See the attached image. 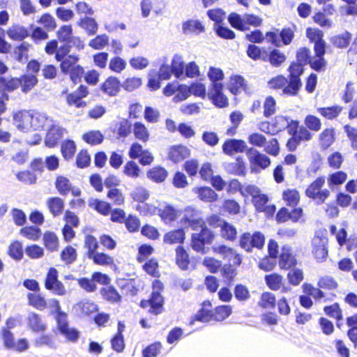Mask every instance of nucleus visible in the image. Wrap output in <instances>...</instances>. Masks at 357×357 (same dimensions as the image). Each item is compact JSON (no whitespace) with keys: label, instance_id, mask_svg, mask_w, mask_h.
I'll return each instance as SVG.
<instances>
[{"label":"nucleus","instance_id":"obj_1","mask_svg":"<svg viewBox=\"0 0 357 357\" xmlns=\"http://www.w3.org/2000/svg\"><path fill=\"white\" fill-rule=\"evenodd\" d=\"M325 182V176H319L307 186L305 191V196L315 201L318 205L324 204L331 194L328 189H323Z\"/></svg>","mask_w":357,"mask_h":357},{"label":"nucleus","instance_id":"obj_2","mask_svg":"<svg viewBox=\"0 0 357 357\" xmlns=\"http://www.w3.org/2000/svg\"><path fill=\"white\" fill-rule=\"evenodd\" d=\"M215 238L213 231L204 226L202 230L195 232L191 236V246L197 252L205 254L206 252L205 245H211Z\"/></svg>","mask_w":357,"mask_h":357},{"label":"nucleus","instance_id":"obj_3","mask_svg":"<svg viewBox=\"0 0 357 357\" xmlns=\"http://www.w3.org/2000/svg\"><path fill=\"white\" fill-rule=\"evenodd\" d=\"M246 155L250 162V168L252 173L259 174L271 165V159L253 147L248 148L246 150Z\"/></svg>","mask_w":357,"mask_h":357},{"label":"nucleus","instance_id":"obj_4","mask_svg":"<svg viewBox=\"0 0 357 357\" xmlns=\"http://www.w3.org/2000/svg\"><path fill=\"white\" fill-rule=\"evenodd\" d=\"M248 195L252 196V203L259 212L266 211L267 213H273L275 207L274 206H266L268 197L266 195L261 193L260 189L255 185H247L245 189Z\"/></svg>","mask_w":357,"mask_h":357},{"label":"nucleus","instance_id":"obj_5","mask_svg":"<svg viewBox=\"0 0 357 357\" xmlns=\"http://www.w3.org/2000/svg\"><path fill=\"white\" fill-rule=\"evenodd\" d=\"M45 287L47 289L52 291L59 296L64 295L66 291L63 283L58 280V271L55 268L49 269L45 278Z\"/></svg>","mask_w":357,"mask_h":357},{"label":"nucleus","instance_id":"obj_6","mask_svg":"<svg viewBox=\"0 0 357 357\" xmlns=\"http://www.w3.org/2000/svg\"><path fill=\"white\" fill-rule=\"evenodd\" d=\"M222 91V84H211L207 94L208 99L219 108H224L228 105V99Z\"/></svg>","mask_w":357,"mask_h":357},{"label":"nucleus","instance_id":"obj_7","mask_svg":"<svg viewBox=\"0 0 357 357\" xmlns=\"http://www.w3.org/2000/svg\"><path fill=\"white\" fill-rule=\"evenodd\" d=\"M222 152L227 155H232L235 153L246 152L247 144L243 139H228L225 141L222 146Z\"/></svg>","mask_w":357,"mask_h":357},{"label":"nucleus","instance_id":"obj_8","mask_svg":"<svg viewBox=\"0 0 357 357\" xmlns=\"http://www.w3.org/2000/svg\"><path fill=\"white\" fill-rule=\"evenodd\" d=\"M14 121L17 128L23 132H28L32 128V113L30 111H22L15 114Z\"/></svg>","mask_w":357,"mask_h":357},{"label":"nucleus","instance_id":"obj_9","mask_svg":"<svg viewBox=\"0 0 357 357\" xmlns=\"http://www.w3.org/2000/svg\"><path fill=\"white\" fill-rule=\"evenodd\" d=\"M328 238L326 237L316 236L312 240L313 252L317 261H324L328 255L326 245Z\"/></svg>","mask_w":357,"mask_h":357},{"label":"nucleus","instance_id":"obj_10","mask_svg":"<svg viewBox=\"0 0 357 357\" xmlns=\"http://www.w3.org/2000/svg\"><path fill=\"white\" fill-rule=\"evenodd\" d=\"M49 309V313L52 315L56 320V325L59 323H63L68 319V314L61 310V307L59 301L57 299L52 298L47 301V306Z\"/></svg>","mask_w":357,"mask_h":357},{"label":"nucleus","instance_id":"obj_11","mask_svg":"<svg viewBox=\"0 0 357 357\" xmlns=\"http://www.w3.org/2000/svg\"><path fill=\"white\" fill-rule=\"evenodd\" d=\"M65 129L58 125L52 124L49 128L45 143L48 147H54L63 137Z\"/></svg>","mask_w":357,"mask_h":357},{"label":"nucleus","instance_id":"obj_12","mask_svg":"<svg viewBox=\"0 0 357 357\" xmlns=\"http://www.w3.org/2000/svg\"><path fill=\"white\" fill-rule=\"evenodd\" d=\"M297 264V260L291 253L289 246H283L279 259V266L282 269H291Z\"/></svg>","mask_w":357,"mask_h":357},{"label":"nucleus","instance_id":"obj_13","mask_svg":"<svg viewBox=\"0 0 357 357\" xmlns=\"http://www.w3.org/2000/svg\"><path fill=\"white\" fill-rule=\"evenodd\" d=\"M190 155V150L185 146L176 145L169 149L168 158L174 163L179 162Z\"/></svg>","mask_w":357,"mask_h":357},{"label":"nucleus","instance_id":"obj_14","mask_svg":"<svg viewBox=\"0 0 357 357\" xmlns=\"http://www.w3.org/2000/svg\"><path fill=\"white\" fill-rule=\"evenodd\" d=\"M57 328L59 333L70 342H75L79 337V332L76 328L69 327L68 319L63 323H59Z\"/></svg>","mask_w":357,"mask_h":357},{"label":"nucleus","instance_id":"obj_15","mask_svg":"<svg viewBox=\"0 0 357 357\" xmlns=\"http://www.w3.org/2000/svg\"><path fill=\"white\" fill-rule=\"evenodd\" d=\"M226 171L237 176H245L246 167L242 156L238 155L234 162L226 163L225 165Z\"/></svg>","mask_w":357,"mask_h":357},{"label":"nucleus","instance_id":"obj_16","mask_svg":"<svg viewBox=\"0 0 357 357\" xmlns=\"http://www.w3.org/2000/svg\"><path fill=\"white\" fill-rule=\"evenodd\" d=\"M121 84L115 77H109L101 86V90L110 96H115L120 91Z\"/></svg>","mask_w":357,"mask_h":357},{"label":"nucleus","instance_id":"obj_17","mask_svg":"<svg viewBox=\"0 0 357 357\" xmlns=\"http://www.w3.org/2000/svg\"><path fill=\"white\" fill-rule=\"evenodd\" d=\"M184 34L195 33L198 35L205 31L204 26L198 20H188L182 24Z\"/></svg>","mask_w":357,"mask_h":357},{"label":"nucleus","instance_id":"obj_18","mask_svg":"<svg viewBox=\"0 0 357 357\" xmlns=\"http://www.w3.org/2000/svg\"><path fill=\"white\" fill-rule=\"evenodd\" d=\"M163 304L164 299L161 294L158 291H153L149 300L150 312L156 315L160 314Z\"/></svg>","mask_w":357,"mask_h":357},{"label":"nucleus","instance_id":"obj_19","mask_svg":"<svg viewBox=\"0 0 357 357\" xmlns=\"http://www.w3.org/2000/svg\"><path fill=\"white\" fill-rule=\"evenodd\" d=\"M287 57L284 53L278 49H273L269 53L266 52L263 61H268L274 67H279L285 61Z\"/></svg>","mask_w":357,"mask_h":357},{"label":"nucleus","instance_id":"obj_20","mask_svg":"<svg viewBox=\"0 0 357 357\" xmlns=\"http://www.w3.org/2000/svg\"><path fill=\"white\" fill-rule=\"evenodd\" d=\"M27 324L33 331L36 333L43 332L47 328L40 316L35 312H30L29 314Z\"/></svg>","mask_w":357,"mask_h":357},{"label":"nucleus","instance_id":"obj_21","mask_svg":"<svg viewBox=\"0 0 357 357\" xmlns=\"http://www.w3.org/2000/svg\"><path fill=\"white\" fill-rule=\"evenodd\" d=\"M185 234L183 229H177L166 233L163 236V241L168 244L183 243Z\"/></svg>","mask_w":357,"mask_h":357},{"label":"nucleus","instance_id":"obj_22","mask_svg":"<svg viewBox=\"0 0 357 357\" xmlns=\"http://www.w3.org/2000/svg\"><path fill=\"white\" fill-rule=\"evenodd\" d=\"M77 24L86 31L88 36L95 35L98 29V24L94 18L90 17H81Z\"/></svg>","mask_w":357,"mask_h":357},{"label":"nucleus","instance_id":"obj_23","mask_svg":"<svg viewBox=\"0 0 357 357\" xmlns=\"http://www.w3.org/2000/svg\"><path fill=\"white\" fill-rule=\"evenodd\" d=\"M17 82L21 86L22 91L26 93L37 84L38 79L35 75L25 74L22 75Z\"/></svg>","mask_w":357,"mask_h":357},{"label":"nucleus","instance_id":"obj_24","mask_svg":"<svg viewBox=\"0 0 357 357\" xmlns=\"http://www.w3.org/2000/svg\"><path fill=\"white\" fill-rule=\"evenodd\" d=\"M335 130L334 128H326L319 135V143L322 149H328L335 142Z\"/></svg>","mask_w":357,"mask_h":357},{"label":"nucleus","instance_id":"obj_25","mask_svg":"<svg viewBox=\"0 0 357 357\" xmlns=\"http://www.w3.org/2000/svg\"><path fill=\"white\" fill-rule=\"evenodd\" d=\"M7 34L13 40H22L29 36V32L23 26L14 24L8 29Z\"/></svg>","mask_w":357,"mask_h":357},{"label":"nucleus","instance_id":"obj_26","mask_svg":"<svg viewBox=\"0 0 357 357\" xmlns=\"http://www.w3.org/2000/svg\"><path fill=\"white\" fill-rule=\"evenodd\" d=\"M47 204L50 213L54 217H57L61 215L64 208L63 200L58 197L49 198Z\"/></svg>","mask_w":357,"mask_h":357},{"label":"nucleus","instance_id":"obj_27","mask_svg":"<svg viewBox=\"0 0 357 357\" xmlns=\"http://www.w3.org/2000/svg\"><path fill=\"white\" fill-rule=\"evenodd\" d=\"M287 79V83L282 90L283 94L289 96H296L302 87L301 79H292L288 77Z\"/></svg>","mask_w":357,"mask_h":357},{"label":"nucleus","instance_id":"obj_28","mask_svg":"<svg viewBox=\"0 0 357 357\" xmlns=\"http://www.w3.org/2000/svg\"><path fill=\"white\" fill-rule=\"evenodd\" d=\"M147 177L155 183L163 182L168 176L167 171L160 166L154 167L147 172Z\"/></svg>","mask_w":357,"mask_h":357},{"label":"nucleus","instance_id":"obj_29","mask_svg":"<svg viewBox=\"0 0 357 357\" xmlns=\"http://www.w3.org/2000/svg\"><path fill=\"white\" fill-rule=\"evenodd\" d=\"M352 38V34L346 31L341 34L336 35L331 38V42L337 48H346L349 45Z\"/></svg>","mask_w":357,"mask_h":357},{"label":"nucleus","instance_id":"obj_30","mask_svg":"<svg viewBox=\"0 0 357 357\" xmlns=\"http://www.w3.org/2000/svg\"><path fill=\"white\" fill-rule=\"evenodd\" d=\"M227 20L230 25L236 29L242 31L249 29V26L245 23V15L241 16L236 13H231L229 15Z\"/></svg>","mask_w":357,"mask_h":357},{"label":"nucleus","instance_id":"obj_31","mask_svg":"<svg viewBox=\"0 0 357 357\" xmlns=\"http://www.w3.org/2000/svg\"><path fill=\"white\" fill-rule=\"evenodd\" d=\"M170 67L172 70L173 75L177 79L183 77L184 73L185 63L181 56L175 54L171 62Z\"/></svg>","mask_w":357,"mask_h":357},{"label":"nucleus","instance_id":"obj_32","mask_svg":"<svg viewBox=\"0 0 357 357\" xmlns=\"http://www.w3.org/2000/svg\"><path fill=\"white\" fill-rule=\"evenodd\" d=\"M89 206L103 215H107L112 209L110 204L98 199H90Z\"/></svg>","mask_w":357,"mask_h":357},{"label":"nucleus","instance_id":"obj_33","mask_svg":"<svg viewBox=\"0 0 357 357\" xmlns=\"http://www.w3.org/2000/svg\"><path fill=\"white\" fill-rule=\"evenodd\" d=\"M32 113V128L33 130H39L43 128L47 122H53L45 113L31 112Z\"/></svg>","mask_w":357,"mask_h":357},{"label":"nucleus","instance_id":"obj_34","mask_svg":"<svg viewBox=\"0 0 357 357\" xmlns=\"http://www.w3.org/2000/svg\"><path fill=\"white\" fill-rule=\"evenodd\" d=\"M245 84L244 78L241 75H234L231 77L228 84V89L230 92L234 95H237L240 93L241 89H245Z\"/></svg>","mask_w":357,"mask_h":357},{"label":"nucleus","instance_id":"obj_35","mask_svg":"<svg viewBox=\"0 0 357 357\" xmlns=\"http://www.w3.org/2000/svg\"><path fill=\"white\" fill-rule=\"evenodd\" d=\"M176 264L182 270H186L190 264L189 256L186 250L182 246H178L176 250Z\"/></svg>","mask_w":357,"mask_h":357},{"label":"nucleus","instance_id":"obj_36","mask_svg":"<svg viewBox=\"0 0 357 357\" xmlns=\"http://www.w3.org/2000/svg\"><path fill=\"white\" fill-rule=\"evenodd\" d=\"M44 245L47 250L50 252H55L59 248V240L55 233L46 231L43 236Z\"/></svg>","mask_w":357,"mask_h":357},{"label":"nucleus","instance_id":"obj_37","mask_svg":"<svg viewBox=\"0 0 357 357\" xmlns=\"http://www.w3.org/2000/svg\"><path fill=\"white\" fill-rule=\"evenodd\" d=\"M72 184L70 180L63 176H58L55 181V187L61 195L65 196L71 190Z\"/></svg>","mask_w":357,"mask_h":357},{"label":"nucleus","instance_id":"obj_38","mask_svg":"<svg viewBox=\"0 0 357 357\" xmlns=\"http://www.w3.org/2000/svg\"><path fill=\"white\" fill-rule=\"evenodd\" d=\"M343 107L339 105H334L328 107H319L318 112L328 119L336 118L342 112Z\"/></svg>","mask_w":357,"mask_h":357},{"label":"nucleus","instance_id":"obj_39","mask_svg":"<svg viewBox=\"0 0 357 357\" xmlns=\"http://www.w3.org/2000/svg\"><path fill=\"white\" fill-rule=\"evenodd\" d=\"M221 236L230 241H233L236 238L237 230L236 227L227 221L223 223L220 229Z\"/></svg>","mask_w":357,"mask_h":357},{"label":"nucleus","instance_id":"obj_40","mask_svg":"<svg viewBox=\"0 0 357 357\" xmlns=\"http://www.w3.org/2000/svg\"><path fill=\"white\" fill-rule=\"evenodd\" d=\"M347 174L342 172L338 171L329 174L328 177V186L333 189L335 186L339 185L344 183L347 180Z\"/></svg>","mask_w":357,"mask_h":357},{"label":"nucleus","instance_id":"obj_41","mask_svg":"<svg viewBox=\"0 0 357 357\" xmlns=\"http://www.w3.org/2000/svg\"><path fill=\"white\" fill-rule=\"evenodd\" d=\"M8 254L16 261L21 260L24 256L22 244L18 241L13 242L8 248Z\"/></svg>","mask_w":357,"mask_h":357},{"label":"nucleus","instance_id":"obj_42","mask_svg":"<svg viewBox=\"0 0 357 357\" xmlns=\"http://www.w3.org/2000/svg\"><path fill=\"white\" fill-rule=\"evenodd\" d=\"M82 139L85 142L96 145L101 144L103 141V135L99 130H91L83 135Z\"/></svg>","mask_w":357,"mask_h":357},{"label":"nucleus","instance_id":"obj_43","mask_svg":"<svg viewBox=\"0 0 357 357\" xmlns=\"http://www.w3.org/2000/svg\"><path fill=\"white\" fill-rule=\"evenodd\" d=\"M78 61V56L73 54L68 55L67 57L64 58L63 60L59 61L61 62L60 68L61 72L64 74H67L68 72H70L71 69L77 65V63Z\"/></svg>","mask_w":357,"mask_h":357},{"label":"nucleus","instance_id":"obj_44","mask_svg":"<svg viewBox=\"0 0 357 357\" xmlns=\"http://www.w3.org/2000/svg\"><path fill=\"white\" fill-rule=\"evenodd\" d=\"M276 304L275 296L271 292L261 294L259 305L265 309H274Z\"/></svg>","mask_w":357,"mask_h":357},{"label":"nucleus","instance_id":"obj_45","mask_svg":"<svg viewBox=\"0 0 357 357\" xmlns=\"http://www.w3.org/2000/svg\"><path fill=\"white\" fill-rule=\"evenodd\" d=\"M232 312L230 305H220L215 308L213 319L215 321H220L227 318Z\"/></svg>","mask_w":357,"mask_h":357},{"label":"nucleus","instance_id":"obj_46","mask_svg":"<svg viewBox=\"0 0 357 357\" xmlns=\"http://www.w3.org/2000/svg\"><path fill=\"white\" fill-rule=\"evenodd\" d=\"M98 247V241L93 235L87 234L85 236L84 248L87 249L86 255L89 258L97 252Z\"/></svg>","mask_w":357,"mask_h":357},{"label":"nucleus","instance_id":"obj_47","mask_svg":"<svg viewBox=\"0 0 357 357\" xmlns=\"http://www.w3.org/2000/svg\"><path fill=\"white\" fill-rule=\"evenodd\" d=\"M198 195L201 200L212 202L217 199V193L209 187H202L198 189Z\"/></svg>","mask_w":357,"mask_h":357},{"label":"nucleus","instance_id":"obj_48","mask_svg":"<svg viewBox=\"0 0 357 357\" xmlns=\"http://www.w3.org/2000/svg\"><path fill=\"white\" fill-rule=\"evenodd\" d=\"M101 294L103 298L110 302L121 301V296L113 286H107L101 289Z\"/></svg>","mask_w":357,"mask_h":357},{"label":"nucleus","instance_id":"obj_49","mask_svg":"<svg viewBox=\"0 0 357 357\" xmlns=\"http://www.w3.org/2000/svg\"><path fill=\"white\" fill-rule=\"evenodd\" d=\"M213 312L210 309L202 307L198 310L197 314L195 315L194 319L190 321V324L192 325L195 321L201 322H208L213 319Z\"/></svg>","mask_w":357,"mask_h":357},{"label":"nucleus","instance_id":"obj_50","mask_svg":"<svg viewBox=\"0 0 357 357\" xmlns=\"http://www.w3.org/2000/svg\"><path fill=\"white\" fill-rule=\"evenodd\" d=\"M61 151L66 160L72 158L76 151L75 143L70 139L64 141L61 144Z\"/></svg>","mask_w":357,"mask_h":357},{"label":"nucleus","instance_id":"obj_51","mask_svg":"<svg viewBox=\"0 0 357 357\" xmlns=\"http://www.w3.org/2000/svg\"><path fill=\"white\" fill-rule=\"evenodd\" d=\"M27 298L29 300V304L32 305L33 307L42 310L46 308L47 301L40 294H34L32 293H29L27 295Z\"/></svg>","mask_w":357,"mask_h":357},{"label":"nucleus","instance_id":"obj_52","mask_svg":"<svg viewBox=\"0 0 357 357\" xmlns=\"http://www.w3.org/2000/svg\"><path fill=\"white\" fill-rule=\"evenodd\" d=\"M133 132L136 138L145 142L149 139L147 128L141 122H136L133 125Z\"/></svg>","mask_w":357,"mask_h":357},{"label":"nucleus","instance_id":"obj_53","mask_svg":"<svg viewBox=\"0 0 357 357\" xmlns=\"http://www.w3.org/2000/svg\"><path fill=\"white\" fill-rule=\"evenodd\" d=\"M207 16L215 22L214 26L222 24L225 18V12L221 8L210 9L207 10Z\"/></svg>","mask_w":357,"mask_h":357},{"label":"nucleus","instance_id":"obj_54","mask_svg":"<svg viewBox=\"0 0 357 357\" xmlns=\"http://www.w3.org/2000/svg\"><path fill=\"white\" fill-rule=\"evenodd\" d=\"M61 259L66 264H73L77 259V251L70 245L66 247L61 252Z\"/></svg>","mask_w":357,"mask_h":357},{"label":"nucleus","instance_id":"obj_55","mask_svg":"<svg viewBox=\"0 0 357 357\" xmlns=\"http://www.w3.org/2000/svg\"><path fill=\"white\" fill-rule=\"evenodd\" d=\"M56 36L60 42L67 43L73 36L72 26L62 25L56 31Z\"/></svg>","mask_w":357,"mask_h":357},{"label":"nucleus","instance_id":"obj_56","mask_svg":"<svg viewBox=\"0 0 357 357\" xmlns=\"http://www.w3.org/2000/svg\"><path fill=\"white\" fill-rule=\"evenodd\" d=\"M116 130L119 137H126L131 133L132 123L123 119L116 124Z\"/></svg>","mask_w":357,"mask_h":357},{"label":"nucleus","instance_id":"obj_57","mask_svg":"<svg viewBox=\"0 0 357 357\" xmlns=\"http://www.w3.org/2000/svg\"><path fill=\"white\" fill-rule=\"evenodd\" d=\"M109 43V37L106 34L98 35L91 39L89 45L94 50H102Z\"/></svg>","mask_w":357,"mask_h":357},{"label":"nucleus","instance_id":"obj_58","mask_svg":"<svg viewBox=\"0 0 357 357\" xmlns=\"http://www.w3.org/2000/svg\"><path fill=\"white\" fill-rule=\"evenodd\" d=\"M282 277L277 273H273L265 276L267 286L272 290H278L280 288Z\"/></svg>","mask_w":357,"mask_h":357},{"label":"nucleus","instance_id":"obj_59","mask_svg":"<svg viewBox=\"0 0 357 357\" xmlns=\"http://www.w3.org/2000/svg\"><path fill=\"white\" fill-rule=\"evenodd\" d=\"M266 50L262 51L259 47H258L254 44H250L248 46L247 54L250 59H252L255 61L259 60V59L263 60V58H264V56L266 55Z\"/></svg>","mask_w":357,"mask_h":357},{"label":"nucleus","instance_id":"obj_60","mask_svg":"<svg viewBox=\"0 0 357 357\" xmlns=\"http://www.w3.org/2000/svg\"><path fill=\"white\" fill-rule=\"evenodd\" d=\"M283 199L285 200L288 206L294 207L296 206L299 202V193L296 190H288L284 191Z\"/></svg>","mask_w":357,"mask_h":357},{"label":"nucleus","instance_id":"obj_61","mask_svg":"<svg viewBox=\"0 0 357 357\" xmlns=\"http://www.w3.org/2000/svg\"><path fill=\"white\" fill-rule=\"evenodd\" d=\"M305 127L309 130L317 132L321 129V123L320 119L316 116L308 114L304 120Z\"/></svg>","mask_w":357,"mask_h":357},{"label":"nucleus","instance_id":"obj_62","mask_svg":"<svg viewBox=\"0 0 357 357\" xmlns=\"http://www.w3.org/2000/svg\"><path fill=\"white\" fill-rule=\"evenodd\" d=\"M287 278L291 284L297 286L303 280V273L301 269L294 268L289 271Z\"/></svg>","mask_w":357,"mask_h":357},{"label":"nucleus","instance_id":"obj_63","mask_svg":"<svg viewBox=\"0 0 357 357\" xmlns=\"http://www.w3.org/2000/svg\"><path fill=\"white\" fill-rule=\"evenodd\" d=\"M221 273L223 278L226 280V282L230 285L234 281L235 276L237 275L236 268L231 264H225L221 268Z\"/></svg>","mask_w":357,"mask_h":357},{"label":"nucleus","instance_id":"obj_64","mask_svg":"<svg viewBox=\"0 0 357 357\" xmlns=\"http://www.w3.org/2000/svg\"><path fill=\"white\" fill-rule=\"evenodd\" d=\"M89 259H92L96 264L110 265L114 263V259L109 255L103 252H96Z\"/></svg>","mask_w":357,"mask_h":357}]
</instances>
